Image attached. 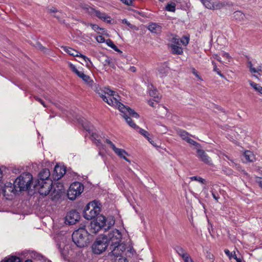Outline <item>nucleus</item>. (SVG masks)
I'll list each match as a JSON object with an SVG mask.
<instances>
[{
    "instance_id": "obj_22",
    "label": "nucleus",
    "mask_w": 262,
    "mask_h": 262,
    "mask_svg": "<svg viewBox=\"0 0 262 262\" xmlns=\"http://www.w3.org/2000/svg\"><path fill=\"white\" fill-rule=\"evenodd\" d=\"M184 39L186 40V42H183V40H180V39L177 37V36H173L171 39V41L173 43L171 45H181V43L183 45L186 46L189 42V38L188 37H185Z\"/></svg>"
},
{
    "instance_id": "obj_38",
    "label": "nucleus",
    "mask_w": 262,
    "mask_h": 262,
    "mask_svg": "<svg viewBox=\"0 0 262 262\" xmlns=\"http://www.w3.org/2000/svg\"><path fill=\"white\" fill-rule=\"evenodd\" d=\"M190 179L192 181H198V182L201 183L202 184H205V182H206L205 179H203L201 177H197V176L191 177H190Z\"/></svg>"
},
{
    "instance_id": "obj_28",
    "label": "nucleus",
    "mask_w": 262,
    "mask_h": 262,
    "mask_svg": "<svg viewBox=\"0 0 262 262\" xmlns=\"http://www.w3.org/2000/svg\"><path fill=\"white\" fill-rule=\"evenodd\" d=\"M233 15L234 18L238 21H243L245 20V15L240 11H235Z\"/></svg>"
},
{
    "instance_id": "obj_13",
    "label": "nucleus",
    "mask_w": 262,
    "mask_h": 262,
    "mask_svg": "<svg viewBox=\"0 0 262 262\" xmlns=\"http://www.w3.org/2000/svg\"><path fill=\"white\" fill-rule=\"evenodd\" d=\"M15 185L14 181L13 183L7 182L3 189V194L5 196H9L12 195V194H15L18 190Z\"/></svg>"
},
{
    "instance_id": "obj_19",
    "label": "nucleus",
    "mask_w": 262,
    "mask_h": 262,
    "mask_svg": "<svg viewBox=\"0 0 262 262\" xmlns=\"http://www.w3.org/2000/svg\"><path fill=\"white\" fill-rule=\"evenodd\" d=\"M65 170L63 169L61 167L58 165H56L54 169V172L53 176L55 180H59L64 174Z\"/></svg>"
},
{
    "instance_id": "obj_42",
    "label": "nucleus",
    "mask_w": 262,
    "mask_h": 262,
    "mask_svg": "<svg viewBox=\"0 0 262 262\" xmlns=\"http://www.w3.org/2000/svg\"><path fill=\"white\" fill-rule=\"evenodd\" d=\"M98 136L96 134L92 133V140H95L97 142H96V144L97 146H99L101 144L100 142L99 141V140L97 139Z\"/></svg>"
},
{
    "instance_id": "obj_20",
    "label": "nucleus",
    "mask_w": 262,
    "mask_h": 262,
    "mask_svg": "<svg viewBox=\"0 0 262 262\" xmlns=\"http://www.w3.org/2000/svg\"><path fill=\"white\" fill-rule=\"evenodd\" d=\"M148 29L153 33L160 34L162 31V27L161 26L152 23L150 24L148 27Z\"/></svg>"
},
{
    "instance_id": "obj_30",
    "label": "nucleus",
    "mask_w": 262,
    "mask_h": 262,
    "mask_svg": "<svg viewBox=\"0 0 262 262\" xmlns=\"http://www.w3.org/2000/svg\"><path fill=\"white\" fill-rule=\"evenodd\" d=\"M1 262H21L19 257L16 256H11L9 257H6L5 259Z\"/></svg>"
},
{
    "instance_id": "obj_48",
    "label": "nucleus",
    "mask_w": 262,
    "mask_h": 262,
    "mask_svg": "<svg viewBox=\"0 0 262 262\" xmlns=\"http://www.w3.org/2000/svg\"><path fill=\"white\" fill-rule=\"evenodd\" d=\"M96 39V40L99 43H103L105 41L104 38L101 35L97 36Z\"/></svg>"
},
{
    "instance_id": "obj_56",
    "label": "nucleus",
    "mask_w": 262,
    "mask_h": 262,
    "mask_svg": "<svg viewBox=\"0 0 262 262\" xmlns=\"http://www.w3.org/2000/svg\"><path fill=\"white\" fill-rule=\"evenodd\" d=\"M122 22L123 24H126V25H127L128 26L132 28V25L128 21H127V20L126 19H122Z\"/></svg>"
},
{
    "instance_id": "obj_8",
    "label": "nucleus",
    "mask_w": 262,
    "mask_h": 262,
    "mask_svg": "<svg viewBox=\"0 0 262 262\" xmlns=\"http://www.w3.org/2000/svg\"><path fill=\"white\" fill-rule=\"evenodd\" d=\"M84 187L82 183L75 182L71 184L68 192L67 195L71 200H74L83 191Z\"/></svg>"
},
{
    "instance_id": "obj_61",
    "label": "nucleus",
    "mask_w": 262,
    "mask_h": 262,
    "mask_svg": "<svg viewBox=\"0 0 262 262\" xmlns=\"http://www.w3.org/2000/svg\"><path fill=\"white\" fill-rule=\"evenodd\" d=\"M48 11L50 13H54V12H57V10L56 8H52L51 9H49L48 10Z\"/></svg>"
},
{
    "instance_id": "obj_4",
    "label": "nucleus",
    "mask_w": 262,
    "mask_h": 262,
    "mask_svg": "<svg viewBox=\"0 0 262 262\" xmlns=\"http://www.w3.org/2000/svg\"><path fill=\"white\" fill-rule=\"evenodd\" d=\"M82 79L94 91H95L104 101L107 100L109 96L113 95L115 92L107 88L102 90L99 85L94 82V81L88 75H84Z\"/></svg>"
},
{
    "instance_id": "obj_44",
    "label": "nucleus",
    "mask_w": 262,
    "mask_h": 262,
    "mask_svg": "<svg viewBox=\"0 0 262 262\" xmlns=\"http://www.w3.org/2000/svg\"><path fill=\"white\" fill-rule=\"evenodd\" d=\"M212 63L214 66L213 67V71L216 72L217 73V74L219 75H220L221 77H224L223 75L221 73L220 70L217 68L216 63L214 61H212Z\"/></svg>"
},
{
    "instance_id": "obj_33",
    "label": "nucleus",
    "mask_w": 262,
    "mask_h": 262,
    "mask_svg": "<svg viewBox=\"0 0 262 262\" xmlns=\"http://www.w3.org/2000/svg\"><path fill=\"white\" fill-rule=\"evenodd\" d=\"M105 41L106 45L110 47H111L112 49L114 50L115 51L119 53L122 52L111 39H108Z\"/></svg>"
},
{
    "instance_id": "obj_1",
    "label": "nucleus",
    "mask_w": 262,
    "mask_h": 262,
    "mask_svg": "<svg viewBox=\"0 0 262 262\" xmlns=\"http://www.w3.org/2000/svg\"><path fill=\"white\" fill-rule=\"evenodd\" d=\"M116 96L119 97V96L116 94V92H115L114 95H111V96H109L107 98V100H105V102L110 105L117 107L119 110L123 114V118L130 127L134 128H138V126L133 122L132 119L127 116V114L128 113L129 115L136 118H138L139 117V115L135 112L134 110L128 107L125 106L120 102L116 98Z\"/></svg>"
},
{
    "instance_id": "obj_24",
    "label": "nucleus",
    "mask_w": 262,
    "mask_h": 262,
    "mask_svg": "<svg viewBox=\"0 0 262 262\" xmlns=\"http://www.w3.org/2000/svg\"><path fill=\"white\" fill-rule=\"evenodd\" d=\"M61 48L64 51H65L66 53H67L70 55L77 57L79 56V55L78 54V52L71 48L66 46H62Z\"/></svg>"
},
{
    "instance_id": "obj_12",
    "label": "nucleus",
    "mask_w": 262,
    "mask_h": 262,
    "mask_svg": "<svg viewBox=\"0 0 262 262\" xmlns=\"http://www.w3.org/2000/svg\"><path fill=\"white\" fill-rule=\"evenodd\" d=\"M203 5L209 9L217 10L221 9L224 4L216 0H200Z\"/></svg>"
},
{
    "instance_id": "obj_40",
    "label": "nucleus",
    "mask_w": 262,
    "mask_h": 262,
    "mask_svg": "<svg viewBox=\"0 0 262 262\" xmlns=\"http://www.w3.org/2000/svg\"><path fill=\"white\" fill-rule=\"evenodd\" d=\"M186 142L189 144L195 146L196 147H200V144L199 143L191 139L190 137L188 139Z\"/></svg>"
},
{
    "instance_id": "obj_15",
    "label": "nucleus",
    "mask_w": 262,
    "mask_h": 262,
    "mask_svg": "<svg viewBox=\"0 0 262 262\" xmlns=\"http://www.w3.org/2000/svg\"><path fill=\"white\" fill-rule=\"evenodd\" d=\"M110 249L112 250V251L110 253V255L111 256H114L115 257L121 256L122 252L125 250L124 246L120 244V243L111 245Z\"/></svg>"
},
{
    "instance_id": "obj_2",
    "label": "nucleus",
    "mask_w": 262,
    "mask_h": 262,
    "mask_svg": "<svg viewBox=\"0 0 262 262\" xmlns=\"http://www.w3.org/2000/svg\"><path fill=\"white\" fill-rule=\"evenodd\" d=\"M115 223L113 219H106L102 215H98L92 221L90 225V231L91 233L96 234L100 230L106 231L112 227Z\"/></svg>"
},
{
    "instance_id": "obj_34",
    "label": "nucleus",
    "mask_w": 262,
    "mask_h": 262,
    "mask_svg": "<svg viewBox=\"0 0 262 262\" xmlns=\"http://www.w3.org/2000/svg\"><path fill=\"white\" fill-rule=\"evenodd\" d=\"M249 84L256 91L262 94V86L252 81H249Z\"/></svg>"
},
{
    "instance_id": "obj_59",
    "label": "nucleus",
    "mask_w": 262,
    "mask_h": 262,
    "mask_svg": "<svg viewBox=\"0 0 262 262\" xmlns=\"http://www.w3.org/2000/svg\"><path fill=\"white\" fill-rule=\"evenodd\" d=\"M154 100H149L148 101V104L153 107H156V105H155V102H154Z\"/></svg>"
},
{
    "instance_id": "obj_5",
    "label": "nucleus",
    "mask_w": 262,
    "mask_h": 262,
    "mask_svg": "<svg viewBox=\"0 0 262 262\" xmlns=\"http://www.w3.org/2000/svg\"><path fill=\"white\" fill-rule=\"evenodd\" d=\"M32 176L30 173H23L14 181L15 186L17 187L18 191H25L28 189L32 181Z\"/></svg>"
},
{
    "instance_id": "obj_29",
    "label": "nucleus",
    "mask_w": 262,
    "mask_h": 262,
    "mask_svg": "<svg viewBox=\"0 0 262 262\" xmlns=\"http://www.w3.org/2000/svg\"><path fill=\"white\" fill-rule=\"evenodd\" d=\"M244 156L248 162H253L255 159V156L253 152L249 150L245 152Z\"/></svg>"
},
{
    "instance_id": "obj_31",
    "label": "nucleus",
    "mask_w": 262,
    "mask_h": 262,
    "mask_svg": "<svg viewBox=\"0 0 262 262\" xmlns=\"http://www.w3.org/2000/svg\"><path fill=\"white\" fill-rule=\"evenodd\" d=\"M176 4L171 2L167 4L165 9L167 11L174 12L176 11Z\"/></svg>"
},
{
    "instance_id": "obj_17",
    "label": "nucleus",
    "mask_w": 262,
    "mask_h": 262,
    "mask_svg": "<svg viewBox=\"0 0 262 262\" xmlns=\"http://www.w3.org/2000/svg\"><path fill=\"white\" fill-rule=\"evenodd\" d=\"M39 180L38 181H40V183H42L43 181H51L49 179V177L50 176V170L47 168L43 169L39 173Z\"/></svg>"
},
{
    "instance_id": "obj_21",
    "label": "nucleus",
    "mask_w": 262,
    "mask_h": 262,
    "mask_svg": "<svg viewBox=\"0 0 262 262\" xmlns=\"http://www.w3.org/2000/svg\"><path fill=\"white\" fill-rule=\"evenodd\" d=\"M80 7L85 12L88 13L91 16L94 15V12H95V9L90 7L89 5L84 3H81L80 4Z\"/></svg>"
},
{
    "instance_id": "obj_18",
    "label": "nucleus",
    "mask_w": 262,
    "mask_h": 262,
    "mask_svg": "<svg viewBox=\"0 0 262 262\" xmlns=\"http://www.w3.org/2000/svg\"><path fill=\"white\" fill-rule=\"evenodd\" d=\"M93 16H96L101 20L107 23L110 24L111 23V17L107 15L106 13L101 12L100 11L96 10L95 9V12H94Z\"/></svg>"
},
{
    "instance_id": "obj_10",
    "label": "nucleus",
    "mask_w": 262,
    "mask_h": 262,
    "mask_svg": "<svg viewBox=\"0 0 262 262\" xmlns=\"http://www.w3.org/2000/svg\"><path fill=\"white\" fill-rule=\"evenodd\" d=\"M52 184V181H43L42 183L38 181L37 184L35 185V187L38 189L40 195L46 196L51 191Z\"/></svg>"
},
{
    "instance_id": "obj_41",
    "label": "nucleus",
    "mask_w": 262,
    "mask_h": 262,
    "mask_svg": "<svg viewBox=\"0 0 262 262\" xmlns=\"http://www.w3.org/2000/svg\"><path fill=\"white\" fill-rule=\"evenodd\" d=\"M248 67L249 68L250 71L252 73H257V71L256 70V68L253 67V64L251 61H248Z\"/></svg>"
},
{
    "instance_id": "obj_46",
    "label": "nucleus",
    "mask_w": 262,
    "mask_h": 262,
    "mask_svg": "<svg viewBox=\"0 0 262 262\" xmlns=\"http://www.w3.org/2000/svg\"><path fill=\"white\" fill-rule=\"evenodd\" d=\"M182 258L184 259L185 262H193L192 258L188 253L184 255V256L182 257Z\"/></svg>"
},
{
    "instance_id": "obj_3",
    "label": "nucleus",
    "mask_w": 262,
    "mask_h": 262,
    "mask_svg": "<svg viewBox=\"0 0 262 262\" xmlns=\"http://www.w3.org/2000/svg\"><path fill=\"white\" fill-rule=\"evenodd\" d=\"M90 234L85 228H80L72 234V240L76 246L79 248L87 246L90 242Z\"/></svg>"
},
{
    "instance_id": "obj_39",
    "label": "nucleus",
    "mask_w": 262,
    "mask_h": 262,
    "mask_svg": "<svg viewBox=\"0 0 262 262\" xmlns=\"http://www.w3.org/2000/svg\"><path fill=\"white\" fill-rule=\"evenodd\" d=\"M79 57L82 58L85 61V62L86 63V64L89 67L90 65L92 64V63L91 60L90 59V58L87 57L85 55L80 54Z\"/></svg>"
},
{
    "instance_id": "obj_53",
    "label": "nucleus",
    "mask_w": 262,
    "mask_h": 262,
    "mask_svg": "<svg viewBox=\"0 0 262 262\" xmlns=\"http://www.w3.org/2000/svg\"><path fill=\"white\" fill-rule=\"evenodd\" d=\"M206 256L207 258L211 260L214 259V256L212 254H211L210 252H207Z\"/></svg>"
},
{
    "instance_id": "obj_7",
    "label": "nucleus",
    "mask_w": 262,
    "mask_h": 262,
    "mask_svg": "<svg viewBox=\"0 0 262 262\" xmlns=\"http://www.w3.org/2000/svg\"><path fill=\"white\" fill-rule=\"evenodd\" d=\"M108 245L107 239L103 235L98 237L92 246L93 253L99 254L105 251Z\"/></svg>"
},
{
    "instance_id": "obj_64",
    "label": "nucleus",
    "mask_w": 262,
    "mask_h": 262,
    "mask_svg": "<svg viewBox=\"0 0 262 262\" xmlns=\"http://www.w3.org/2000/svg\"><path fill=\"white\" fill-rule=\"evenodd\" d=\"M256 70H257V73H258L259 71H262V66H261V64L258 66L257 67V68H256Z\"/></svg>"
},
{
    "instance_id": "obj_26",
    "label": "nucleus",
    "mask_w": 262,
    "mask_h": 262,
    "mask_svg": "<svg viewBox=\"0 0 262 262\" xmlns=\"http://www.w3.org/2000/svg\"><path fill=\"white\" fill-rule=\"evenodd\" d=\"M139 129V132L142 135H143L145 138H146L147 140L152 144L154 146H156L154 143V141L151 140V139L149 137V136H150V134L149 133L147 132L146 130L142 129V128H141L140 127H138V128H136L135 129Z\"/></svg>"
},
{
    "instance_id": "obj_55",
    "label": "nucleus",
    "mask_w": 262,
    "mask_h": 262,
    "mask_svg": "<svg viewBox=\"0 0 262 262\" xmlns=\"http://www.w3.org/2000/svg\"><path fill=\"white\" fill-rule=\"evenodd\" d=\"M211 194H212V195L213 199L215 201H218V200L220 198L219 196L218 195H216L215 194V193L214 191H211Z\"/></svg>"
},
{
    "instance_id": "obj_51",
    "label": "nucleus",
    "mask_w": 262,
    "mask_h": 262,
    "mask_svg": "<svg viewBox=\"0 0 262 262\" xmlns=\"http://www.w3.org/2000/svg\"><path fill=\"white\" fill-rule=\"evenodd\" d=\"M35 99L40 102L44 107H46L45 102L38 97L35 96L34 97Z\"/></svg>"
},
{
    "instance_id": "obj_36",
    "label": "nucleus",
    "mask_w": 262,
    "mask_h": 262,
    "mask_svg": "<svg viewBox=\"0 0 262 262\" xmlns=\"http://www.w3.org/2000/svg\"><path fill=\"white\" fill-rule=\"evenodd\" d=\"M177 253L182 257L186 254L187 253L184 250L183 248L180 246H177L175 248Z\"/></svg>"
},
{
    "instance_id": "obj_60",
    "label": "nucleus",
    "mask_w": 262,
    "mask_h": 262,
    "mask_svg": "<svg viewBox=\"0 0 262 262\" xmlns=\"http://www.w3.org/2000/svg\"><path fill=\"white\" fill-rule=\"evenodd\" d=\"M222 56L227 59H229L230 57L229 54L228 53L226 52H223L222 53Z\"/></svg>"
},
{
    "instance_id": "obj_37",
    "label": "nucleus",
    "mask_w": 262,
    "mask_h": 262,
    "mask_svg": "<svg viewBox=\"0 0 262 262\" xmlns=\"http://www.w3.org/2000/svg\"><path fill=\"white\" fill-rule=\"evenodd\" d=\"M82 23L83 24H84L85 26H90L92 29L95 31H98V30H102V29H101V28H100L97 25H96V24H86V23L85 22H82Z\"/></svg>"
},
{
    "instance_id": "obj_35",
    "label": "nucleus",
    "mask_w": 262,
    "mask_h": 262,
    "mask_svg": "<svg viewBox=\"0 0 262 262\" xmlns=\"http://www.w3.org/2000/svg\"><path fill=\"white\" fill-rule=\"evenodd\" d=\"M159 74L161 77H163L166 76L168 73V70L166 67H161L158 70Z\"/></svg>"
},
{
    "instance_id": "obj_49",
    "label": "nucleus",
    "mask_w": 262,
    "mask_h": 262,
    "mask_svg": "<svg viewBox=\"0 0 262 262\" xmlns=\"http://www.w3.org/2000/svg\"><path fill=\"white\" fill-rule=\"evenodd\" d=\"M57 247H58V249H59V252L61 253V254L62 255H64V254H66L64 253V252H63V251H62V248H61V247H62V246H63V244H61V243H60V244L57 243Z\"/></svg>"
},
{
    "instance_id": "obj_57",
    "label": "nucleus",
    "mask_w": 262,
    "mask_h": 262,
    "mask_svg": "<svg viewBox=\"0 0 262 262\" xmlns=\"http://www.w3.org/2000/svg\"><path fill=\"white\" fill-rule=\"evenodd\" d=\"M76 74L81 79L85 75V74H84L83 72L79 71L77 72H76Z\"/></svg>"
},
{
    "instance_id": "obj_14",
    "label": "nucleus",
    "mask_w": 262,
    "mask_h": 262,
    "mask_svg": "<svg viewBox=\"0 0 262 262\" xmlns=\"http://www.w3.org/2000/svg\"><path fill=\"white\" fill-rule=\"evenodd\" d=\"M105 142L110 145V147L117 156L121 158H123L126 161L129 162V160L126 157L128 154L124 149L117 148L114 144L108 139H106Z\"/></svg>"
},
{
    "instance_id": "obj_63",
    "label": "nucleus",
    "mask_w": 262,
    "mask_h": 262,
    "mask_svg": "<svg viewBox=\"0 0 262 262\" xmlns=\"http://www.w3.org/2000/svg\"><path fill=\"white\" fill-rule=\"evenodd\" d=\"M192 73L195 75L196 77H197L198 78H200V77L198 74V72L197 71H196V70L194 68L192 69Z\"/></svg>"
},
{
    "instance_id": "obj_47",
    "label": "nucleus",
    "mask_w": 262,
    "mask_h": 262,
    "mask_svg": "<svg viewBox=\"0 0 262 262\" xmlns=\"http://www.w3.org/2000/svg\"><path fill=\"white\" fill-rule=\"evenodd\" d=\"M119 1H121L124 4H125V5H127L128 6H132L133 5V0H119Z\"/></svg>"
},
{
    "instance_id": "obj_45",
    "label": "nucleus",
    "mask_w": 262,
    "mask_h": 262,
    "mask_svg": "<svg viewBox=\"0 0 262 262\" xmlns=\"http://www.w3.org/2000/svg\"><path fill=\"white\" fill-rule=\"evenodd\" d=\"M231 162H232V165H231V166L235 168L237 170L241 171L242 170L241 165L237 163H236L235 162L233 161V160H231Z\"/></svg>"
},
{
    "instance_id": "obj_6",
    "label": "nucleus",
    "mask_w": 262,
    "mask_h": 262,
    "mask_svg": "<svg viewBox=\"0 0 262 262\" xmlns=\"http://www.w3.org/2000/svg\"><path fill=\"white\" fill-rule=\"evenodd\" d=\"M100 212V207L96 201H93L85 206L83 211V216L85 219L90 220L96 217Z\"/></svg>"
},
{
    "instance_id": "obj_54",
    "label": "nucleus",
    "mask_w": 262,
    "mask_h": 262,
    "mask_svg": "<svg viewBox=\"0 0 262 262\" xmlns=\"http://www.w3.org/2000/svg\"><path fill=\"white\" fill-rule=\"evenodd\" d=\"M256 182L257 183L259 186L262 188V179L260 178H257L256 180Z\"/></svg>"
},
{
    "instance_id": "obj_50",
    "label": "nucleus",
    "mask_w": 262,
    "mask_h": 262,
    "mask_svg": "<svg viewBox=\"0 0 262 262\" xmlns=\"http://www.w3.org/2000/svg\"><path fill=\"white\" fill-rule=\"evenodd\" d=\"M224 252L229 257V258L231 259L232 257V253L230 252V251L227 249H226L224 250Z\"/></svg>"
},
{
    "instance_id": "obj_52",
    "label": "nucleus",
    "mask_w": 262,
    "mask_h": 262,
    "mask_svg": "<svg viewBox=\"0 0 262 262\" xmlns=\"http://www.w3.org/2000/svg\"><path fill=\"white\" fill-rule=\"evenodd\" d=\"M69 66L71 69L72 70V71L74 72L75 74L76 73V72L78 71V70L76 69V67L74 64L70 63Z\"/></svg>"
},
{
    "instance_id": "obj_16",
    "label": "nucleus",
    "mask_w": 262,
    "mask_h": 262,
    "mask_svg": "<svg viewBox=\"0 0 262 262\" xmlns=\"http://www.w3.org/2000/svg\"><path fill=\"white\" fill-rule=\"evenodd\" d=\"M196 153L198 157L201 161L208 165L212 164V161L210 158L204 150L198 149L196 151Z\"/></svg>"
},
{
    "instance_id": "obj_11",
    "label": "nucleus",
    "mask_w": 262,
    "mask_h": 262,
    "mask_svg": "<svg viewBox=\"0 0 262 262\" xmlns=\"http://www.w3.org/2000/svg\"><path fill=\"white\" fill-rule=\"evenodd\" d=\"M80 218L79 213L76 210L69 211L65 217V223L69 225L75 224Z\"/></svg>"
},
{
    "instance_id": "obj_32",
    "label": "nucleus",
    "mask_w": 262,
    "mask_h": 262,
    "mask_svg": "<svg viewBox=\"0 0 262 262\" xmlns=\"http://www.w3.org/2000/svg\"><path fill=\"white\" fill-rule=\"evenodd\" d=\"M104 61L103 63L104 66H109L113 68H115L114 64L112 62L111 59L110 57L107 56H103Z\"/></svg>"
},
{
    "instance_id": "obj_27",
    "label": "nucleus",
    "mask_w": 262,
    "mask_h": 262,
    "mask_svg": "<svg viewBox=\"0 0 262 262\" xmlns=\"http://www.w3.org/2000/svg\"><path fill=\"white\" fill-rule=\"evenodd\" d=\"M178 135L182 138V140L186 141L191 136L188 132L184 130L179 129L177 130Z\"/></svg>"
},
{
    "instance_id": "obj_23",
    "label": "nucleus",
    "mask_w": 262,
    "mask_h": 262,
    "mask_svg": "<svg viewBox=\"0 0 262 262\" xmlns=\"http://www.w3.org/2000/svg\"><path fill=\"white\" fill-rule=\"evenodd\" d=\"M149 95L154 98V100L159 102L161 98V95L158 93L156 89L151 90L149 92Z\"/></svg>"
},
{
    "instance_id": "obj_58",
    "label": "nucleus",
    "mask_w": 262,
    "mask_h": 262,
    "mask_svg": "<svg viewBox=\"0 0 262 262\" xmlns=\"http://www.w3.org/2000/svg\"><path fill=\"white\" fill-rule=\"evenodd\" d=\"M76 74L81 79L85 75V74H84L83 72L79 71L77 72H76Z\"/></svg>"
},
{
    "instance_id": "obj_62",
    "label": "nucleus",
    "mask_w": 262,
    "mask_h": 262,
    "mask_svg": "<svg viewBox=\"0 0 262 262\" xmlns=\"http://www.w3.org/2000/svg\"><path fill=\"white\" fill-rule=\"evenodd\" d=\"M129 70L132 72H136V68L134 66H131L130 67Z\"/></svg>"
},
{
    "instance_id": "obj_25",
    "label": "nucleus",
    "mask_w": 262,
    "mask_h": 262,
    "mask_svg": "<svg viewBox=\"0 0 262 262\" xmlns=\"http://www.w3.org/2000/svg\"><path fill=\"white\" fill-rule=\"evenodd\" d=\"M169 46L171 49L172 54L180 55L183 52L182 48L179 45H170Z\"/></svg>"
},
{
    "instance_id": "obj_9",
    "label": "nucleus",
    "mask_w": 262,
    "mask_h": 262,
    "mask_svg": "<svg viewBox=\"0 0 262 262\" xmlns=\"http://www.w3.org/2000/svg\"><path fill=\"white\" fill-rule=\"evenodd\" d=\"M103 235L106 237L108 243H111V245L120 244L122 239V234L117 229L113 230L107 235Z\"/></svg>"
},
{
    "instance_id": "obj_43",
    "label": "nucleus",
    "mask_w": 262,
    "mask_h": 262,
    "mask_svg": "<svg viewBox=\"0 0 262 262\" xmlns=\"http://www.w3.org/2000/svg\"><path fill=\"white\" fill-rule=\"evenodd\" d=\"M36 48L41 50L43 52H46V48L44 47L40 42H37L35 45Z\"/></svg>"
}]
</instances>
